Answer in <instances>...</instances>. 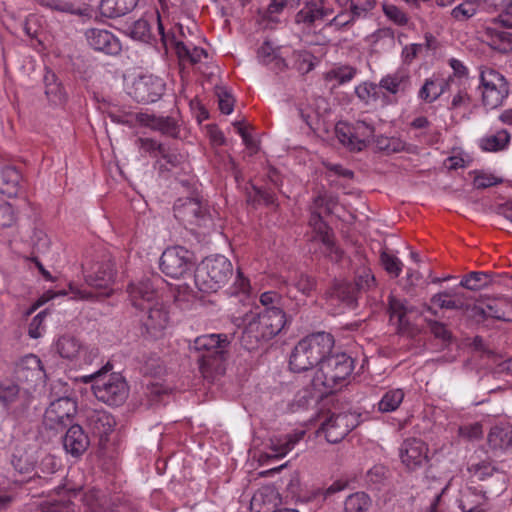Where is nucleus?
Listing matches in <instances>:
<instances>
[{"instance_id": "4be33fe9", "label": "nucleus", "mask_w": 512, "mask_h": 512, "mask_svg": "<svg viewBox=\"0 0 512 512\" xmlns=\"http://www.w3.org/2000/svg\"><path fill=\"white\" fill-rule=\"evenodd\" d=\"M488 490L466 487L459 499V507L463 512H488L490 505L486 493Z\"/></svg>"}, {"instance_id": "6ab92c4d", "label": "nucleus", "mask_w": 512, "mask_h": 512, "mask_svg": "<svg viewBox=\"0 0 512 512\" xmlns=\"http://www.w3.org/2000/svg\"><path fill=\"white\" fill-rule=\"evenodd\" d=\"M131 304L139 311L157 300L156 289L150 279H142L127 287Z\"/></svg>"}, {"instance_id": "052dcab7", "label": "nucleus", "mask_w": 512, "mask_h": 512, "mask_svg": "<svg viewBox=\"0 0 512 512\" xmlns=\"http://www.w3.org/2000/svg\"><path fill=\"white\" fill-rule=\"evenodd\" d=\"M352 283L357 287L359 294L361 291L369 290L375 285V277L369 269L363 268L361 271H358L355 282Z\"/></svg>"}, {"instance_id": "0eeeda50", "label": "nucleus", "mask_w": 512, "mask_h": 512, "mask_svg": "<svg viewBox=\"0 0 512 512\" xmlns=\"http://www.w3.org/2000/svg\"><path fill=\"white\" fill-rule=\"evenodd\" d=\"M482 103L489 109L501 106L509 95V83L498 71L484 67L480 72Z\"/></svg>"}, {"instance_id": "a878e982", "label": "nucleus", "mask_w": 512, "mask_h": 512, "mask_svg": "<svg viewBox=\"0 0 512 512\" xmlns=\"http://www.w3.org/2000/svg\"><path fill=\"white\" fill-rule=\"evenodd\" d=\"M329 300L337 302L343 307L354 309L357 306V287L352 282L338 281L327 291Z\"/></svg>"}, {"instance_id": "20e7f679", "label": "nucleus", "mask_w": 512, "mask_h": 512, "mask_svg": "<svg viewBox=\"0 0 512 512\" xmlns=\"http://www.w3.org/2000/svg\"><path fill=\"white\" fill-rule=\"evenodd\" d=\"M112 365L107 363L102 369L83 376V382H93L92 390L95 397L110 406L123 404L129 393V388L124 377L119 373L107 374Z\"/></svg>"}, {"instance_id": "a19ab883", "label": "nucleus", "mask_w": 512, "mask_h": 512, "mask_svg": "<svg viewBox=\"0 0 512 512\" xmlns=\"http://www.w3.org/2000/svg\"><path fill=\"white\" fill-rule=\"evenodd\" d=\"M56 347L61 357L70 360L79 357L82 349L80 341L72 335L61 336Z\"/></svg>"}, {"instance_id": "c03bdc74", "label": "nucleus", "mask_w": 512, "mask_h": 512, "mask_svg": "<svg viewBox=\"0 0 512 512\" xmlns=\"http://www.w3.org/2000/svg\"><path fill=\"white\" fill-rule=\"evenodd\" d=\"M404 399V392L402 389H392L387 391L378 403L380 412L388 413L395 411Z\"/></svg>"}, {"instance_id": "473e14b6", "label": "nucleus", "mask_w": 512, "mask_h": 512, "mask_svg": "<svg viewBox=\"0 0 512 512\" xmlns=\"http://www.w3.org/2000/svg\"><path fill=\"white\" fill-rule=\"evenodd\" d=\"M325 18L324 0H312L297 12L295 22L312 26L317 20Z\"/></svg>"}, {"instance_id": "f03ea898", "label": "nucleus", "mask_w": 512, "mask_h": 512, "mask_svg": "<svg viewBox=\"0 0 512 512\" xmlns=\"http://www.w3.org/2000/svg\"><path fill=\"white\" fill-rule=\"evenodd\" d=\"M334 338L325 332L313 333L301 339L289 357L291 371L301 373L320 366L323 358L331 353Z\"/></svg>"}, {"instance_id": "338daca9", "label": "nucleus", "mask_w": 512, "mask_h": 512, "mask_svg": "<svg viewBox=\"0 0 512 512\" xmlns=\"http://www.w3.org/2000/svg\"><path fill=\"white\" fill-rule=\"evenodd\" d=\"M321 242L325 246L326 256L333 262H339L343 257V251L337 247L334 243L332 235H326L321 239Z\"/></svg>"}, {"instance_id": "f704fd0d", "label": "nucleus", "mask_w": 512, "mask_h": 512, "mask_svg": "<svg viewBox=\"0 0 512 512\" xmlns=\"http://www.w3.org/2000/svg\"><path fill=\"white\" fill-rule=\"evenodd\" d=\"M511 140V134L506 129H501L493 134L482 137L479 146L486 152H499L505 150Z\"/></svg>"}, {"instance_id": "8fccbe9b", "label": "nucleus", "mask_w": 512, "mask_h": 512, "mask_svg": "<svg viewBox=\"0 0 512 512\" xmlns=\"http://www.w3.org/2000/svg\"><path fill=\"white\" fill-rule=\"evenodd\" d=\"M293 67L301 74H307L314 68V56L305 50L294 51L292 54Z\"/></svg>"}, {"instance_id": "7ed1b4c3", "label": "nucleus", "mask_w": 512, "mask_h": 512, "mask_svg": "<svg viewBox=\"0 0 512 512\" xmlns=\"http://www.w3.org/2000/svg\"><path fill=\"white\" fill-rule=\"evenodd\" d=\"M354 369V360L346 353L325 356L316 371L312 385L325 393L337 391Z\"/></svg>"}, {"instance_id": "4d7b16f0", "label": "nucleus", "mask_w": 512, "mask_h": 512, "mask_svg": "<svg viewBox=\"0 0 512 512\" xmlns=\"http://www.w3.org/2000/svg\"><path fill=\"white\" fill-rule=\"evenodd\" d=\"M477 12L475 3L465 1L451 10V16L457 21H466Z\"/></svg>"}, {"instance_id": "6e6d98bb", "label": "nucleus", "mask_w": 512, "mask_h": 512, "mask_svg": "<svg viewBox=\"0 0 512 512\" xmlns=\"http://www.w3.org/2000/svg\"><path fill=\"white\" fill-rule=\"evenodd\" d=\"M357 70L348 65L340 66L330 70L326 78L329 80L335 79L339 84H344L351 81L356 75Z\"/></svg>"}, {"instance_id": "c756f323", "label": "nucleus", "mask_w": 512, "mask_h": 512, "mask_svg": "<svg viewBox=\"0 0 512 512\" xmlns=\"http://www.w3.org/2000/svg\"><path fill=\"white\" fill-rule=\"evenodd\" d=\"M304 432L288 434L282 437H275L270 440V446L265 457L278 459L284 457L302 439Z\"/></svg>"}, {"instance_id": "37998d69", "label": "nucleus", "mask_w": 512, "mask_h": 512, "mask_svg": "<svg viewBox=\"0 0 512 512\" xmlns=\"http://www.w3.org/2000/svg\"><path fill=\"white\" fill-rule=\"evenodd\" d=\"M274 497L275 491L272 488L264 487L257 490L250 501L251 512H269L270 508L266 505L271 503Z\"/></svg>"}, {"instance_id": "cd10ccee", "label": "nucleus", "mask_w": 512, "mask_h": 512, "mask_svg": "<svg viewBox=\"0 0 512 512\" xmlns=\"http://www.w3.org/2000/svg\"><path fill=\"white\" fill-rule=\"evenodd\" d=\"M430 301L440 309L457 311H466L469 309V304L466 302L464 294L455 290H445L436 293L431 297Z\"/></svg>"}, {"instance_id": "b1692460", "label": "nucleus", "mask_w": 512, "mask_h": 512, "mask_svg": "<svg viewBox=\"0 0 512 512\" xmlns=\"http://www.w3.org/2000/svg\"><path fill=\"white\" fill-rule=\"evenodd\" d=\"M317 281L313 276L305 273H296L289 278L281 277L280 290H285L287 297L294 298L292 288H295L302 295L309 297L316 290Z\"/></svg>"}, {"instance_id": "4468645a", "label": "nucleus", "mask_w": 512, "mask_h": 512, "mask_svg": "<svg viewBox=\"0 0 512 512\" xmlns=\"http://www.w3.org/2000/svg\"><path fill=\"white\" fill-rule=\"evenodd\" d=\"M468 471L472 478L484 482L485 485L482 488L490 492H500L505 489L506 474L491 461L482 460L472 464Z\"/></svg>"}, {"instance_id": "393cba45", "label": "nucleus", "mask_w": 512, "mask_h": 512, "mask_svg": "<svg viewBox=\"0 0 512 512\" xmlns=\"http://www.w3.org/2000/svg\"><path fill=\"white\" fill-rule=\"evenodd\" d=\"M139 123L150 127L153 130L161 132L163 135L177 138L179 134V125L171 116H156L147 113H139L136 116Z\"/></svg>"}, {"instance_id": "f257e3e1", "label": "nucleus", "mask_w": 512, "mask_h": 512, "mask_svg": "<svg viewBox=\"0 0 512 512\" xmlns=\"http://www.w3.org/2000/svg\"><path fill=\"white\" fill-rule=\"evenodd\" d=\"M245 328L240 337L241 346L248 350H256L263 343L278 335L287 323L283 309H264L257 313H246Z\"/></svg>"}, {"instance_id": "3c124183", "label": "nucleus", "mask_w": 512, "mask_h": 512, "mask_svg": "<svg viewBox=\"0 0 512 512\" xmlns=\"http://www.w3.org/2000/svg\"><path fill=\"white\" fill-rule=\"evenodd\" d=\"M57 470V463L55 458L52 455H46L39 464L37 470L34 475V482L36 478L40 482L41 480H46L47 482H51L52 478L47 479L46 475L54 474Z\"/></svg>"}, {"instance_id": "f3484780", "label": "nucleus", "mask_w": 512, "mask_h": 512, "mask_svg": "<svg viewBox=\"0 0 512 512\" xmlns=\"http://www.w3.org/2000/svg\"><path fill=\"white\" fill-rule=\"evenodd\" d=\"M427 450V446L422 440L406 439L400 447L401 461L408 469L413 470L427 461Z\"/></svg>"}, {"instance_id": "ea45409f", "label": "nucleus", "mask_w": 512, "mask_h": 512, "mask_svg": "<svg viewBox=\"0 0 512 512\" xmlns=\"http://www.w3.org/2000/svg\"><path fill=\"white\" fill-rule=\"evenodd\" d=\"M355 93L357 97L365 104L376 102L379 99H381L384 104L391 103L389 97L385 93H381L379 91L378 84L374 82L361 83L355 88Z\"/></svg>"}, {"instance_id": "1a4fd4ad", "label": "nucleus", "mask_w": 512, "mask_h": 512, "mask_svg": "<svg viewBox=\"0 0 512 512\" xmlns=\"http://www.w3.org/2000/svg\"><path fill=\"white\" fill-rule=\"evenodd\" d=\"M77 413V403L69 397L52 401L43 415V427L55 433L69 426Z\"/></svg>"}, {"instance_id": "7c9ffc66", "label": "nucleus", "mask_w": 512, "mask_h": 512, "mask_svg": "<svg viewBox=\"0 0 512 512\" xmlns=\"http://www.w3.org/2000/svg\"><path fill=\"white\" fill-rule=\"evenodd\" d=\"M388 306L390 320H396L399 331L406 330L409 326L407 314L413 311V307L408 306L406 300L397 298L394 295L388 297Z\"/></svg>"}, {"instance_id": "ddd939ff", "label": "nucleus", "mask_w": 512, "mask_h": 512, "mask_svg": "<svg viewBox=\"0 0 512 512\" xmlns=\"http://www.w3.org/2000/svg\"><path fill=\"white\" fill-rule=\"evenodd\" d=\"M165 91L164 81L154 75H142L135 79L129 95L138 103L149 104L158 101Z\"/></svg>"}, {"instance_id": "c85d7f7f", "label": "nucleus", "mask_w": 512, "mask_h": 512, "mask_svg": "<svg viewBox=\"0 0 512 512\" xmlns=\"http://www.w3.org/2000/svg\"><path fill=\"white\" fill-rule=\"evenodd\" d=\"M501 25H489L485 28V36L489 45L501 53L512 52V32H509Z\"/></svg>"}, {"instance_id": "2f4dec72", "label": "nucleus", "mask_w": 512, "mask_h": 512, "mask_svg": "<svg viewBox=\"0 0 512 512\" xmlns=\"http://www.w3.org/2000/svg\"><path fill=\"white\" fill-rule=\"evenodd\" d=\"M21 181L20 172L12 166L0 168V193L7 197L16 196Z\"/></svg>"}, {"instance_id": "bb28decb", "label": "nucleus", "mask_w": 512, "mask_h": 512, "mask_svg": "<svg viewBox=\"0 0 512 512\" xmlns=\"http://www.w3.org/2000/svg\"><path fill=\"white\" fill-rule=\"evenodd\" d=\"M258 61L269 67L275 73H280L288 68L285 59L280 55L279 49L274 48L269 41H265L257 51Z\"/></svg>"}, {"instance_id": "423d86ee", "label": "nucleus", "mask_w": 512, "mask_h": 512, "mask_svg": "<svg viewBox=\"0 0 512 512\" xmlns=\"http://www.w3.org/2000/svg\"><path fill=\"white\" fill-rule=\"evenodd\" d=\"M230 341L226 334H206L195 338L189 349L197 353L200 368H217L227 357Z\"/></svg>"}, {"instance_id": "39448f33", "label": "nucleus", "mask_w": 512, "mask_h": 512, "mask_svg": "<svg viewBox=\"0 0 512 512\" xmlns=\"http://www.w3.org/2000/svg\"><path fill=\"white\" fill-rule=\"evenodd\" d=\"M233 276V265L222 255L209 256L203 259L195 269L194 282L204 293L217 292L224 287Z\"/></svg>"}, {"instance_id": "58836bf2", "label": "nucleus", "mask_w": 512, "mask_h": 512, "mask_svg": "<svg viewBox=\"0 0 512 512\" xmlns=\"http://www.w3.org/2000/svg\"><path fill=\"white\" fill-rule=\"evenodd\" d=\"M171 43L174 45L175 52L180 61H187L194 65L199 63L202 58H206L208 56L205 49L196 46L190 48L182 41L175 40L174 36L171 38Z\"/></svg>"}, {"instance_id": "bf43d9fd", "label": "nucleus", "mask_w": 512, "mask_h": 512, "mask_svg": "<svg viewBox=\"0 0 512 512\" xmlns=\"http://www.w3.org/2000/svg\"><path fill=\"white\" fill-rule=\"evenodd\" d=\"M219 109L223 114H230L234 108V98L224 87H216Z\"/></svg>"}, {"instance_id": "412c9836", "label": "nucleus", "mask_w": 512, "mask_h": 512, "mask_svg": "<svg viewBox=\"0 0 512 512\" xmlns=\"http://www.w3.org/2000/svg\"><path fill=\"white\" fill-rule=\"evenodd\" d=\"M85 36L89 45L97 51L111 55L121 51L120 41L107 30L91 28L85 32Z\"/></svg>"}, {"instance_id": "5701e85b", "label": "nucleus", "mask_w": 512, "mask_h": 512, "mask_svg": "<svg viewBox=\"0 0 512 512\" xmlns=\"http://www.w3.org/2000/svg\"><path fill=\"white\" fill-rule=\"evenodd\" d=\"M89 445L90 440L88 435L78 424L71 425L63 437V447L65 451L75 458L84 454Z\"/></svg>"}, {"instance_id": "6e6552de", "label": "nucleus", "mask_w": 512, "mask_h": 512, "mask_svg": "<svg viewBox=\"0 0 512 512\" xmlns=\"http://www.w3.org/2000/svg\"><path fill=\"white\" fill-rule=\"evenodd\" d=\"M138 318L142 334L152 339L163 337L170 324L169 310L159 301L139 310Z\"/></svg>"}, {"instance_id": "9d476101", "label": "nucleus", "mask_w": 512, "mask_h": 512, "mask_svg": "<svg viewBox=\"0 0 512 512\" xmlns=\"http://www.w3.org/2000/svg\"><path fill=\"white\" fill-rule=\"evenodd\" d=\"M161 271L171 278H181L193 267V254L182 246L166 248L160 257Z\"/></svg>"}, {"instance_id": "49530a36", "label": "nucleus", "mask_w": 512, "mask_h": 512, "mask_svg": "<svg viewBox=\"0 0 512 512\" xmlns=\"http://www.w3.org/2000/svg\"><path fill=\"white\" fill-rule=\"evenodd\" d=\"M86 499L90 512H118L114 508V503L106 496H100L98 493L91 492L86 496Z\"/></svg>"}, {"instance_id": "e2e57ef3", "label": "nucleus", "mask_w": 512, "mask_h": 512, "mask_svg": "<svg viewBox=\"0 0 512 512\" xmlns=\"http://www.w3.org/2000/svg\"><path fill=\"white\" fill-rule=\"evenodd\" d=\"M352 126L347 124L339 123L336 125L335 132L338 140L348 147L352 151H356V148H354V138H353V132H352Z\"/></svg>"}, {"instance_id": "a211bd4d", "label": "nucleus", "mask_w": 512, "mask_h": 512, "mask_svg": "<svg viewBox=\"0 0 512 512\" xmlns=\"http://www.w3.org/2000/svg\"><path fill=\"white\" fill-rule=\"evenodd\" d=\"M378 86L379 91L383 90V93H385L392 102L390 96H404L410 90L411 77L407 71L399 69L383 76Z\"/></svg>"}, {"instance_id": "4c0bfd02", "label": "nucleus", "mask_w": 512, "mask_h": 512, "mask_svg": "<svg viewBox=\"0 0 512 512\" xmlns=\"http://www.w3.org/2000/svg\"><path fill=\"white\" fill-rule=\"evenodd\" d=\"M448 85V81L442 79H426L418 92V97L426 103H432L445 92Z\"/></svg>"}, {"instance_id": "dca6fc26", "label": "nucleus", "mask_w": 512, "mask_h": 512, "mask_svg": "<svg viewBox=\"0 0 512 512\" xmlns=\"http://www.w3.org/2000/svg\"><path fill=\"white\" fill-rule=\"evenodd\" d=\"M354 421L351 414L331 415L321 424V430L329 443H338L355 427Z\"/></svg>"}, {"instance_id": "5fc2aeb1", "label": "nucleus", "mask_w": 512, "mask_h": 512, "mask_svg": "<svg viewBox=\"0 0 512 512\" xmlns=\"http://www.w3.org/2000/svg\"><path fill=\"white\" fill-rule=\"evenodd\" d=\"M251 290L250 281L246 278L243 273L238 269L235 281L229 289L231 296L242 295L244 298H248Z\"/></svg>"}, {"instance_id": "de8ad7c7", "label": "nucleus", "mask_w": 512, "mask_h": 512, "mask_svg": "<svg viewBox=\"0 0 512 512\" xmlns=\"http://www.w3.org/2000/svg\"><path fill=\"white\" fill-rule=\"evenodd\" d=\"M376 145L380 150L385 151L388 154L408 150L407 143L399 137L378 136L376 139Z\"/></svg>"}, {"instance_id": "79ce46f5", "label": "nucleus", "mask_w": 512, "mask_h": 512, "mask_svg": "<svg viewBox=\"0 0 512 512\" xmlns=\"http://www.w3.org/2000/svg\"><path fill=\"white\" fill-rule=\"evenodd\" d=\"M372 506L371 497L363 492L350 494L344 502L345 512H368Z\"/></svg>"}, {"instance_id": "13d9d810", "label": "nucleus", "mask_w": 512, "mask_h": 512, "mask_svg": "<svg viewBox=\"0 0 512 512\" xmlns=\"http://www.w3.org/2000/svg\"><path fill=\"white\" fill-rule=\"evenodd\" d=\"M32 361V355L28 354L22 357L15 365L14 374L15 378L19 382H28L32 374L30 363Z\"/></svg>"}, {"instance_id": "e433bc0d", "label": "nucleus", "mask_w": 512, "mask_h": 512, "mask_svg": "<svg viewBox=\"0 0 512 512\" xmlns=\"http://www.w3.org/2000/svg\"><path fill=\"white\" fill-rule=\"evenodd\" d=\"M488 444L493 450H504L512 446V427L494 426L488 437Z\"/></svg>"}, {"instance_id": "603ef678", "label": "nucleus", "mask_w": 512, "mask_h": 512, "mask_svg": "<svg viewBox=\"0 0 512 512\" xmlns=\"http://www.w3.org/2000/svg\"><path fill=\"white\" fill-rule=\"evenodd\" d=\"M381 264L384 270L392 277H398L402 272L403 263L393 254L383 251L380 255Z\"/></svg>"}, {"instance_id": "69168bd1", "label": "nucleus", "mask_w": 512, "mask_h": 512, "mask_svg": "<svg viewBox=\"0 0 512 512\" xmlns=\"http://www.w3.org/2000/svg\"><path fill=\"white\" fill-rule=\"evenodd\" d=\"M388 469L383 465H374L366 473V482L372 485L382 484L387 478Z\"/></svg>"}, {"instance_id": "680f3d73", "label": "nucleus", "mask_w": 512, "mask_h": 512, "mask_svg": "<svg viewBox=\"0 0 512 512\" xmlns=\"http://www.w3.org/2000/svg\"><path fill=\"white\" fill-rule=\"evenodd\" d=\"M309 225L314 229V231L319 235L320 240L323 239L324 236L330 235V229L326 222L323 220L321 212L316 210L310 211Z\"/></svg>"}, {"instance_id": "09e8293b", "label": "nucleus", "mask_w": 512, "mask_h": 512, "mask_svg": "<svg viewBox=\"0 0 512 512\" xmlns=\"http://www.w3.org/2000/svg\"><path fill=\"white\" fill-rule=\"evenodd\" d=\"M376 5L375 0H346L343 6L353 14V18L365 16L369 11L373 10Z\"/></svg>"}, {"instance_id": "aec40b11", "label": "nucleus", "mask_w": 512, "mask_h": 512, "mask_svg": "<svg viewBox=\"0 0 512 512\" xmlns=\"http://www.w3.org/2000/svg\"><path fill=\"white\" fill-rule=\"evenodd\" d=\"M116 422L112 415L103 410L90 409L86 411V426L100 441H103L113 431Z\"/></svg>"}, {"instance_id": "774afa93", "label": "nucleus", "mask_w": 512, "mask_h": 512, "mask_svg": "<svg viewBox=\"0 0 512 512\" xmlns=\"http://www.w3.org/2000/svg\"><path fill=\"white\" fill-rule=\"evenodd\" d=\"M259 301L265 309H282L280 307L282 296L277 291L270 290L263 292L259 297Z\"/></svg>"}, {"instance_id": "2eb2a0df", "label": "nucleus", "mask_w": 512, "mask_h": 512, "mask_svg": "<svg viewBox=\"0 0 512 512\" xmlns=\"http://www.w3.org/2000/svg\"><path fill=\"white\" fill-rule=\"evenodd\" d=\"M473 311L483 319L512 322V302L505 297L486 298L475 305Z\"/></svg>"}, {"instance_id": "0e129e2a", "label": "nucleus", "mask_w": 512, "mask_h": 512, "mask_svg": "<svg viewBox=\"0 0 512 512\" xmlns=\"http://www.w3.org/2000/svg\"><path fill=\"white\" fill-rule=\"evenodd\" d=\"M252 188L255 193L254 202L263 203L267 206H270V205L277 206L278 205L276 194L270 188L257 187V186H253Z\"/></svg>"}, {"instance_id": "c9c22d12", "label": "nucleus", "mask_w": 512, "mask_h": 512, "mask_svg": "<svg viewBox=\"0 0 512 512\" xmlns=\"http://www.w3.org/2000/svg\"><path fill=\"white\" fill-rule=\"evenodd\" d=\"M352 126L354 148L356 151L363 150L374 138L375 128L365 120H357Z\"/></svg>"}, {"instance_id": "f8f14e48", "label": "nucleus", "mask_w": 512, "mask_h": 512, "mask_svg": "<svg viewBox=\"0 0 512 512\" xmlns=\"http://www.w3.org/2000/svg\"><path fill=\"white\" fill-rule=\"evenodd\" d=\"M116 274L115 260L111 255L104 254L90 266L86 275V282L92 287L104 289L105 294L109 295Z\"/></svg>"}, {"instance_id": "a18cd8bd", "label": "nucleus", "mask_w": 512, "mask_h": 512, "mask_svg": "<svg viewBox=\"0 0 512 512\" xmlns=\"http://www.w3.org/2000/svg\"><path fill=\"white\" fill-rule=\"evenodd\" d=\"M491 276L485 272H470L460 281V286L468 290L477 291L488 286Z\"/></svg>"}, {"instance_id": "72a5a7b5", "label": "nucleus", "mask_w": 512, "mask_h": 512, "mask_svg": "<svg viewBox=\"0 0 512 512\" xmlns=\"http://www.w3.org/2000/svg\"><path fill=\"white\" fill-rule=\"evenodd\" d=\"M138 0H102L100 3L101 14L108 18H117L131 12Z\"/></svg>"}, {"instance_id": "9b49d317", "label": "nucleus", "mask_w": 512, "mask_h": 512, "mask_svg": "<svg viewBox=\"0 0 512 512\" xmlns=\"http://www.w3.org/2000/svg\"><path fill=\"white\" fill-rule=\"evenodd\" d=\"M174 216L184 225L205 226L210 221L206 203L199 198H179L173 206Z\"/></svg>"}, {"instance_id": "864d4df0", "label": "nucleus", "mask_w": 512, "mask_h": 512, "mask_svg": "<svg viewBox=\"0 0 512 512\" xmlns=\"http://www.w3.org/2000/svg\"><path fill=\"white\" fill-rule=\"evenodd\" d=\"M449 487V483L441 486L432 496L429 504L425 507L423 512H445L447 504L444 501V494Z\"/></svg>"}]
</instances>
